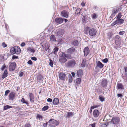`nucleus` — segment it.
<instances>
[{
    "label": "nucleus",
    "instance_id": "nucleus-7",
    "mask_svg": "<svg viewBox=\"0 0 127 127\" xmlns=\"http://www.w3.org/2000/svg\"><path fill=\"white\" fill-rule=\"evenodd\" d=\"M124 22L123 19H118L115 21L112 24L113 26L114 25L116 24H121L123 23Z\"/></svg>",
    "mask_w": 127,
    "mask_h": 127
},
{
    "label": "nucleus",
    "instance_id": "nucleus-33",
    "mask_svg": "<svg viewBox=\"0 0 127 127\" xmlns=\"http://www.w3.org/2000/svg\"><path fill=\"white\" fill-rule=\"evenodd\" d=\"M4 110H6L8 109L12 108V107L11 106H10L8 105H7L3 107Z\"/></svg>",
    "mask_w": 127,
    "mask_h": 127
},
{
    "label": "nucleus",
    "instance_id": "nucleus-47",
    "mask_svg": "<svg viewBox=\"0 0 127 127\" xmlns=\"http://www.w3.org/2000/svg\"><path fill=\"white\" fill-rule=\"evenodd\" d=\"M99 98L100 100L102 102L103 101L104 99V98L102 97L99 96Z\"/></svg>",
    "mask_w": 127,
    "mask_h": 127
},
{
    "label": "nucleus",
    "instance_id": "nucleus-64",
    "mask_svg": "<svg viewBox=\"0 0 127 127\" xmlns=\"http://www.w3.org/2000/svg\"><path fill=\"white\" fill-rule=\"evenodd\" d=\"M81 5L82 6H84L85 5V3H84L82 2L81 3Z\"/></svg>",
    "mask_w": 127,
    "mask_h": 127
},
{
    "label": "nucleus",
    "instance_id": "nucleus-48",
    "mask_svg": "<svg viewBox=\"0 0 127 127\" xmlns=\"http://www.w3.org/2000/svg\"><path fill=\"white\" fill-rule=\"evenodd\" d=\"M10 91L9 90H7L5 91V96H7L8 94L9 93Z\"/></svg>",
    "mask_w": 127,
    "mask_h": 127
},
{
    "label": "nucleus",
    "instance_id": "nucleus-19",
    "mask_svg": "<svg viewBox=\"0 0 127 127\" xmlns=\"http://www.w3.org/2000/svg\"><path fill=\"white\" fill-rule=\"evenodd\" d=\"M99 114V112L97 110H95L93 112V115L94 117H97Z\"/></svg>",
    "mask_w": 127,
    "mask_h": 127
},
{
    "label": "nucleus",
    "instance_id": "nucleus-44",
    "mask_svg": "<svg viewBox=\"0 0 127 127\" xmlns=\"http://www.w3.org/2000/svg\"><path fill=\"white\" fill-rule=\"evenodd\" d=\"M102 127H107V126L106 124L104 123H102L100 124Z\"/></svg>",
    "mask_w": 127,
    "mask_h": 127
},
{
    "label": "nucleus",
    "instance_id": "nucleus-39",
    "mask_svg": "<svg viewBox=\"0 0 127 127\" xmlns=\"http://www.w3.org/2000/svg\"><path fill=\"white\" fill-rule=\"evenodd\" d=\"M21 101L23 103H26L27 104H28V102H27L25 100L24 98H22V99Z\"/></svg>",
    "mask_w": 127,
    "mask_h": 127
},
{
    "label": "nucleus",
    "instance_id": "nucleus-11",
    "mask_svg": "<svg viewBox=\"0 0 127 127\" xmlns=\"http://www.w3.org/2000/svg\"><path fill=\"white\" fill-rule=\"evenodd\" d=\"M50 41L53 44L55 42H56L57 41L55 36L54 35H51L50 36Z\"/></svg>",
    "mask_w": 127,
    "mask_h": 127
},
{
    "label": "nucleus",
    "instance_id": "nucleus-1",
    "mask_svg": "<svg viewBox=\"0 0 127 127\" xmlns=\"http://www.w3.org/2000/svg\"><path fill=\"white\" fill-rule=\"evenodd\" d=\"M85 32L87 34H89L90 35L92 36H94L96 34L97 32L96 30L95 29L92 28L88 27H86L85 30Z\"/></svg>",
    "mask_w": 127,
    "mask_h": 127
},
{
    "label": "nucleus",
    "instance_id": "nucleus-30",
    "mask_svg": "<svg viewBox=\"0 0 127 127\" xmlns=\"http://www.w3.org/2000/svg\"><path fill=\"white\" fill-rule=\"evenodd\" d=\"M67 74L69 78V81L70 83L72 81V77L70 74Z\"/></svg>",
    "mask_w": 127,
    "mask_h": 127
},
{
    "label": "nucleus",
    "instance_id": "nucleus-34",
    "mask_svg": "<svg viewBox=\"0 0 127 127\" xmlns=\"http://www.w3.org/2000/svg\"><path fill=\"white\" fill-rule=\"evenodd\" d=\"M117 87L118 89H122L123 88V86L122 84L120 83L118 84Z\"/></svg>",
    "mask_w": 127,
    "mask_h": 127
},
{
    "label": "nucleus",
    "instance_id": "nucleus-3",
    "mask_svg": "<svg viewBox=\"0 0 127 127\" xmlns=\"http://www.w3.org/2000/svg\"><path fill=\"white\" fill-rule=\"evenodd\" d=\"M120 119L117 117H114L112 119L111 121V123L116 125L119 123Z\"/></svg>",
    "mask_w": 127,
    "mask_h": 127
},
{
    "label": "nucleus",
    "instance_id": "nucleus-53",
    "mask_svg": "<svg viewBox=\"0 0 127 127\" xmlns=\"http://www.w3.org/2000/svg\"><path fill=\"white\" fill-rule=\"evenodd\" d=\"M47 101L49 102H51L52 101V99L51 98H48L47 99Z\"/></svg>",
    "mask_w": 127,
    "mask_h": 127
},
{
    "label": "nucleus",
    "instance_id": "nucleus-40",
    "mask_svg": "<svg viewBox=\"0 0 127 127\" xmlns=\"http://www.w3.org/2000/svg\"><path fill=\"white\" fill-rule=\"evenodd\" d=\"M23 127H31V126L30 124H26L23 126Z\"/></svg>",
    "mask_w": 127,
    "mask_h": 127
},
{
    "label": "nucleus",
    "instance_id": "nucleus-12",
    "mask_svg": "<svg viewBox=\"0 0 127 127\" xmlns=\"http://www.w3.org/2000/svg\"><path fill=\"white\" fill-rule=\"evenodd\" d=\"M64 56H63V54L61 55V57L59 59V61L61 63H65L67 61L66 59L64 57Z\"/></svg>",
    "mask_w": 127,
    "mask_h": 127
},
{
    "label": "nucleus",
    "instance_id": "nucleus-55",
    "mask_svg": "<svg viewBox=\"0 0 127 127\" xmlns=\"http://www.w3.org/2000/svg\"><path fill=\"white\" fill-rule=\"evenodd\" d=\"M125 33L124 31L120 32H119V34L120 35H123Z\"/></svg>",
    "mask_w": 127,
    "mask_h": 127
},
{
    "label": "nucleus",
    "instance_id": "nucleus-52",
    "mask_svg": "<svg viewBox=\"0 0 127 127\" xmlns=\"http://www.w3.org/2000/svg\"><path fill=\"white\" fill-rule=\"evenodd\" d=\"M24 74V73L23 72H20L19 73V75L20 77H22V76H23Z\"/></svg>",
    "mask_w": 127,
    "mask_h": 127
},
{
    "label": "nucleus",
    "instance_id": "nucleus-31",
    "mask_svg": "<svg viewBox=\"0 0 127 127\" xmlns=\"http://www.w3.org/2000/svg\"><path fill=\"white\" fill-rule=\"evenodd\" d=\"M59 48H58L56 47L53 50V53L55 54H56L57 53H56L58 50Z\"/></svg>",
    "mask_w": 127,
    "mask_h": 127
},
{
    "label": "nucleus",
    "instance_id": "nucleus-5",
    "mask_svg": "<svg viewBox=\"0 0 127 127\" xmlns=\"http://www.w3.org/2000/svg\"><path fill=\"white\" fill-rule=\"evenodd\" d=\"M16 64L15 62L11 63L9 66V70L10 71H12L15 69Z\"/></svg>",
    "mask_w": 127,
    "mask_h": 127
},
{
    "label": "nucleus",
    "instance_id": "nucleus-8",
    "mask_svg": "<svg viewBox=\"0 0 127 127\" xmlns=\"http://www.w3.org/2000/svg\"><path fill=\"white\" fill-rule=\"evenodd\" d=\"M108 81L106 79H103L101 82V86L104 88H106L107 86Z\"/></svg>",
    "mask_w": 127,
    "mask_h": 127
},
{
    "label": "nucleus",
    "instance_id": "nucleus-32",
    "mask_svg": "<svg viewBox=\"0 0 127 127\" xmlns=\"http://www.w3.org/2000/svg\"><path fill=\"white\" fill-rule=\"evenodd\" d=\"M43 77L41 75H38L37 76V79L38 81H40L42 79Z\"/></svg>",
    "mask_w": 127,
    "mask_h": 127
},
{
    "label": "nucleus",
    "instance_id": "nucleus-46",
    "mask_svg": "<svg viewBox=\"0 0 127 127\" xmlns=\"http://www.w3.org/2000/svg\"><path fill=\"white\" fill-rule=\"evenodd\" d=\"M102 61L103 63H107L108 61V59L107 58H106L103 60Z\"/></svg>",
    "mask_w": 127,
    "mask_h": 127
},
{
    "label": "nucleus",
    "instance_id": "nucleus-25",
    "mask_svg": "<svg viewBox=\"0 0 127 127\" xmlns=\"http://www.w3.org/2000/svg\"><path fill=\"white\" fill-rule=\"evenodd\" d=\"M7 70H5L4 71V72L2 75V78H3L4 79L7 76Z\"/></svg>",
    "mask_w": 127,
    "mask_h": 127
},
{
    "label": "nucleus",
    "instance_id": "nucleus-2",
    "mask_svg": "<svg viewBox=\"0 0 127 127\" xmlns=\"http://www.w3.org/2000/svg\"><path fill=\"white\" fill-rule=\"evenodd\" d=\"M76 64V62L74 60H71L68 62L66 64V66L70 67H74Z\"/></svg>",
    "mask_w": 127,
    "mask_h": 127
},
{
    "label": "nucleus",
    "instance_id": "nucleus-24",
    "mask_svg": "<svg viewBox=\"0 0 127 127\" xmlns=\"http://www.w3.org/2000/svg\"><path fill=\"white\" fill-rule=\"evenodd\" d=\"M86 59H84L83 60L82 64H81V66L82 67H84L85 66L86 64Z\"/></svg>",
    "mask_w": 127,
    "mask_h": 127
},
{
    "label": "nucleus",
    "instance_id": "nucleus-56",
    "mask_svg": "<svg viewBox=\"0 0 127 127\" xmlns=\"http://www.w3.org/2000/svg\"><path fill=\"white\" fill-rule=\"evenodd\" d=\"M117 10H116L115 9V10L114 11H113L112 12V14H116L117 13Z\"/></svg>",
    "mask_w": 127,
    "mask_h": 127
},
{
    "label": "nucleus",
    "instance_id": "nucleus-35",
    "mask_svg": "<svg viewBox=\"0 0 127 127\" xmlns=\"http://www.w3.org/2000/svg\"><path fill=\"white\" fill-rule=\"evenodd\" d=\"M48 108L49 106H45L42 108V110L43 111H45L48 109Z\"/></svg>",
    "mask_w": 127,
    "mask_h": 127
},
{
    "label": "nucleus",
    "instance_id": "nucleus-62",
    "mask_svg": "<svg viewBox=\"0 0 127 127\" xmlns=\"http://www.w3.org/2000/svg\"><path fill=\"white\" fill-rule=\"evenodd\" d=\"M122 95L121 94H118L117 96L118 97H120L122 96Z\"/></svg>",
    "mask_w": 127,
    "mask_h": 127
},
{
    "label": "nucleus",
    "instance_id": "nucleus-43",
    "mask_svg": "<svg viewBox=\"0 0 127 127\" xmlns=\"http://www.w3.org/2000/svg\"><path fill=\"white\" fill-rule=\"evenodd\" d=\"M37 117L39 119V120H42V116L40 115H37Z\"/></svg>",
    "mask_w": 127,
    "mask_h": 127
},
{
    "label": "nucleus",
    "instance_id": "nucleus-63",
    "mask_svg": "<svg viewBox=\"0 0 127 127\" xmlns=\"http://www.w3.org/2000/svg\"><path fill=\"white\" fill-rule=\"evenodd\" d=\"M95 108H96V107H95V106H91V109H92H92Z\"/></svg>",
    "mask_w": 127,
    "mask_h": 127
},
{
    "label": "nucleus",
    "instance_id": "nucleus-14",
    "mask_svg": "<svg viewBox=\"0 0 127 127\" xmlns=\"http://www.w3.org/2000/svg\"><path fill=\"white\" fill-rule=\"evenodd\" d=\"M9 99L13 100L15 97V94L13 92H11L9 95Z\"/></svg>",
    "mask_w": 127,
    "mask_h": 127
},
{
    "label": "nucleus",
    "instance_id": "nucleus-6",
    "mask_svg": "<svg viewBox=\"0 0 127 127\" xmlns=\"http://www.w3.org/2000/svg\"><path fill=\"white\" fill-rule=\"evenodd\" d=\"M69 13L67 11L64 10L62 11L61 13V15L64 17L67 18L68 17V14Z\"/></svg>",
    "mask_w": 127,
    "mask_h": 127
},
{
    "label": "nucleus",
    "instance_id": "nucleus-59",
    "mask_svg": "<svg viewBox=\"0 0 127 127\" xmlns=\"http://www.w3.org/2000/svg\"><path fill=\"white\" fill-rule=\"evenodd\" d=\"M120 37L118 35H116L115 37V39H119L120 38Z\"/></svg>",
    "mask_w": 127,
    "mask_h": 127
},
{
    "label": "nucleus",
    "instance_id": "nucleus-29",
    "mask_svg": "<svg viewBox=\"0 0 127 127\" xmlns=\"http://www.w3.org/2000/svg\"><path fill=\"white\" fill-rule=\"evenodd\" d=\"M81 11V9H80L79 8H78L76 10L75 12V14H77V15L79 14H80V13Z\"/></svg>",
    "mask_w": 127,
    "mask_h": 127
},
{
    "label": "nucleus",
    "instance_id": "nucleus-4",
    "mask_svg": "<svg viewBox=\"0 0 127 127\" xmlns=\"http://www.w3.org/2000/svg\"><path fill=\"white\" fill-rule=\"evenodd\" d=\"M66 76H67V74H66L63 73H61L59 74L60 79L63 80H67V77Z\"/></svg>",
    "mask_w": 127,
    "mask_h": 127
},
{
    "label": "nucleus",
    "instance_id": "nucleus-16",
    "mask_svg": "<svg viewBox=\"0 0 127 127\" xmlns=\"http://www.w3.org/2000/svg\"><path fill=\"white\" fill-rule=\"evenodd\" d=\"M56 22L58 24H61L63 21V19L61 18H56L55 19Z\"/></svg>",
    "mask_w": 127,
    "mask_h": 127
},
{
    "label": "nucleus",
    "instance_id": "nucleus-17",
    "mask_svg": "<svg viewBox=\"0 0 127 127\" xmlns=\"http://www.w3.org/2000/svg\"><path fill=\"white\" fill-rule=\"evenodd\" d=\"M29 95L30 99V101L32 102V103L33 102H34V97L33 94L32 93H29Z\"/></svg>",
    "mask_w": 127,
    "mask_h": 127
},
{
    "label": "nucleus",
    "instance_id": "nucleus-15",
    "mask_svg": "<svg viewBox=\"0 0 127 127\" xmlns=\"http://www.w3.org/2000/svg\"><path fill=\"white\" fill-rule=\"evenodd\" d=\"M14 48L15 51H16L15 54H19L21 51L20 47L18 46H14Z\"/></svg>",
    "mask_w": 127,
    "mask_h": 127
},
{
    "label": "nucleus",
    "instance_id": "nucleus-9",
    "mask_svg": "<svg viewBox=\"0 0 127 127\" xmlns=\"http://www.w3.org/2000/svg\"><path fill=\"white\" fill-rule=\"evenodd\" d=\"M49 122L50 123L53 124L56 126H58L59 124V122L54 119H51L49 120Z\"/></svg>",
    "mask_w": 127,
    "mask_h": 127
},
{
    "label": "nucleus",
    "instance_id": "nucleus-41",
    "mask_svg": "<svg viewBox=\"0 0 127 127\" xmlns=\"http://www.w3.org/2000/svg\"><path fill=\"white\" fill-rule=\"evenodd\" d=\"M81 81L80 78H78L76 79V82L78 84L80 83Z\"/></svg>",
    "mask_w": 127,
    "mask_h": 127
},
{
    "label": "nucleus",
    "instance_id": "nucleus-13",
    "mask_svg": "<svg viewBox=\"0 0 127 127\" xmlns=\"http://www.w3.org/2000/svg\"><path fill=\"white\" fill-rule=\"evenodd\" d=\"M64 30L63 29L60 30L58 32L57 34V35L59 37H62L64 34Z\"/></svg>",
    "mask_w": 127,
    "mask_h": 127
},
{
    "label": "nucleus",
    "instance_id": "nucleus-26",
    "mask_svg": "<svg viewBox=\"0 0 127 127\" xmlns=\"http://www.w3.org/2000/svg\"><path fill=\"white\" fill-rule=\"evenodd\" d=\"M61 53L63 54V56H64V57H66L67 58L69 59H71L72 58V57L71 56L67 54H64V53L62 52L61 53Z\"/></svg>",
    "mask_w": 127,
    "mask_h": 127
},
{
    "label": "nucleus",
    "instance_id": "nucleus-60",
    "mask_svg": "<svg viewBox=\"0 0 127 127\" xmlns=\"http://www.w3.org/2000/svg\"><path fill=\"white\" fill-rule=\"evenodd\" d=\"M95 123H94L93 124H91L90 126L91 125L92 127H95Z\"/></svg>",
    "mask_w": 127,
    "mask_h": 127
},
{
    "label": "nucleus",
    "instance_id": "nucleus-50",
    "mask_svg": "<svg viewBox=\"0 0 127 127\" xmlns=\"http://www.w3.org/2000/svg\"><path fill=\"white\" fill-rule=\"evenodd\" d=\"M31 59L32 60L34 61H36L37 60V59L35 57H32L31 58Z\"/></svg>",
    "mask_w": 127,
    "mask_h": 127
},
{
    "label": "nucleus",
    "instance_id": "nucleus-36",
    "mask_svg": "<svg viewBox=\"0 0 127 127\" xmlns=\"http://www.w3.org/2000/svg\"><path fill=\"white\" fill-rule=\"evenodd\" d=\"M28 51L33 53H34L35 51L33 49V48H31L30 47H29L28 48Z\"/></svg>",
    "mask_w": 127,
    "mask_h": 127
},
{
    "label": "nucleus",
    "instance_id": "nucleus-45",
    "mask_svg": "<svg viewBox=\"0 0 127 127\" xmlns=\"http://www.w3.org/2000/svg\"><path fill=\"white\" fill-rule=\"evenodd\" d=\"M97 17V15L95 14H94L92 16V18L93 19H96Z\"/></svg>",
    "mask_w": 127,
    "mask_h": 127
},
{
    "label": "nucleus",
    "instance_id": "nucleus-27",
    "mask_svg": "<svg viewBox=\"0 0 127 127\" xmlns=\"http://www.w3.org/2000/svg\"><path fill=\"white\" fill-rule=\"evenodd\" d=\"M14 47L11 48L10 50V53L11 54L13 55L15 54L16 51H15Z\"/></svg>",
    "mask_w": 127,
    "mask_h": 127
},
{
    "label": "nucleus",
    "instance_id": "nucleus-54",
    "mask_svg": "<svg viewBox=\"0 0 127 127\" xmlns=\"http://www.w3.org/2000/svg\"><path fill=\"white\" fill-rule=\"evenodd\" d=\"M2 45L3 47H5L7 46V45L4 42H3L2 44Z\"/></svg>",
    "mask_w": 127,
    "mask_h": 127
},
{
    "label": "nucleus",
    "instance_id": "nucleus-23",
    "mask_svg": "<svg viewBox=\"0 0 127 127\" xmlns=\"http://www.w3.org/2000/svg\"><path fill=\"white\" fill-rule=\"evenodd\" d=\"M97 66L98 67L100 68H102L103 67L104 65L100 61H98L97 64Z\"/></svg>",
    "mask_w": 127,
    "mask_h": 127
},
{
    "label": "nucleus",
    "instance_id": "nucleus-49",
    "mask_svg": "<svg viewBox=\"0 0 127 127\" xmlns=\"http://www.w3.org/2000/svg\"><path fill=\"white\" fill-rule=\"evenodd\" d=\"M27 63L30 65H32V62L31 60L27 62Z\"/></svg>",
    "mask_w": 127,
    "mask_h": 127
},
{
    "label": "nucleus",
    "instance_id": "nucleus-61",
    "mask_svg": "<svg viewBox=\"0 0 127 127\" xmlns=\"http://www.w3.org/2000/svg\"><path fill=\"white\" fill-rule=\"evenodd\" d=\"M6 66L5 65H3L1 67V70H3L5 68Z\"/></svg>",
    "mask_w": 127,
    "mask_h": 127
},
{
    "label": "nucleus",
    "instance_id": "nucleus-58",
    "mask_svg": "<svg viewBox=\"0 0 127 127\" xmlns=\"http://www.w3.org/2000/svg\"><path fill=\"white\" fill-rule=\"evenodd\" d=\"M47 124L46 123H45L43 124V126L44 127H46L47 126Z\"/></svg>",
    "mask_w": 127,
    "mask_h": 127
},
{
    "label": "nucleus",
    "instance_id": "nucleus-38",
    "mask_svg": "<svg viewBox=\"0 0 127 127\" xmlns=\"http://www.w3.org/2000/svg\"><path fill=\"white\" fill-rule=\"evenodd\" d=\"M49 64L51 67H53V62L51 59H49Z\"/></svg>",
    "mask_w": 127,
    "mask_h": 127
},
{
    "label": "nucleus",
    "instance_id": "nucleus-21",
    "mask_svg": "<svg viewBox=\"0 0 127 127\" xmlns=\"http://www.w3.org/2000/svg\"><path fill=\"white\" fill-rule=\"evenodd\" d=\"M76 50L73 47H72L68 49L67 50V52L69 53L72 54L73 52H75Z\"/></svg>",
    "mask_w": 127,
    "mask_h": 127
},
{
    "label": "nucleus",
    "instance_id": "nucleus-42",
    "mask_svg": "<svg viewBox=\"0 0 127 127\" xmlns=\"http://www.w3.org/2000/svg\"><path fill=\"white\" fill-rule=\"evenodd\" d=\"M122 16V15H121V13H119L117 17V20L119 19H120L121 16Z\"/></svg>",
    "mask_w": 127,
    "mask_h": 127
},
{
    "label": "nucleus",
    "instance_id": "nucleus-51",
    "mask_svg": "<svg viewBox=\"0 0 127 127\" xmlns=\"http://www.w3.org/2000/svg\"><path fill=\"white\" fill-rule=\"evenodd\" d=\"M18 57L17 56H15V55L12 56V59H15L18 58Z\"/></svg>",
    "mask_w": 127,
    "mask_h": 127
},
{
    "label": "nucleus",
    "instance_id": "nucleus-28",
    "mask_svg": "<svg viewBox=\"0 0 127 127\" xmlns=\"http://www.w3.org/2000/svg\"><path fill=\"white\" fill-rule=\"evenodd\" d=\"M72 43L73 45L74 46H77L79 44L77 40H75L73 41Z\"/></svg>",
    "mask_w": 127,
    "mask_h": 127
},
{
    "label": "nucleus",
    "instance_id": "nucleus-22",
    "mask_svg": "<svg viewBox=\"0 0 127 127\" xmlns=\"http://www.w3.org/2000/svg\"><path fill=\"white\" fill-rule=\"evenodd\" d=\"M77 75L79 77H81L83 75V71L82 69H79L77 71Z\"/></svg>",
    "mask_w": 127,
    "mask_h": 127
},
{
    "label": "nucleus",
    "instance_id": "nucleus-20",
    "mask_svg": "<svg viewBox=\"0 0 127 127\" xmlns=\"http://www.w3.org/2000/svg\"><path fill=\"white\" fill-rule=\"evenodd\" d=\"M74 113L73 112H69L67 113L66 116L69 118L74 115Z\"/></svg>",
    "mask_w": 127,
    "mask_h": 127
},
{
    "label": "nucleus",
    "instance_id": "nucleus-37",
    "mask_svg": "<svg viewBox=\"0 0 127 127\" xmlns=\"http://www.w3.org/2000/svg\"><path fill=\"white\" fill-rule=\"evenodd\" d=\"M122 75L123 78L127 80V73L123 74Z\"/></svg>",
    "mask_w": 127,
    "mask_h": 127
},
{
    "label": "nucleus",
    "instance_id": "nucleus-18",
    "mask_svg": "<svg viewBox=\"0 0 127 127\" xmlns=\"http://www.w3.org/2000/svg\"><path fill=\"white\" fill-rule=\"evenodd\" d=\"M53 104L55 105L58 104L59 103V100L57 98H55L53 99Z\"/></svg>",
    "mask_w": 127,
    "mask_h": 127
},
{
    "label": "nucleus",
    "instance_id": "nucleus-10",
    "mask_svg": "<svg viewBox=\"0 0 127 127\" xmlns=\"http://www.w3.org/2000/svg\"><path fill=\"white\" fill-rule=\"evenodd\" d=\"M84 55L85 56H86L90 53V50L88 47H85L84 49Z\"/></svg>",
    "mask_w": 127,
    "mask_h": 127
},
{
    "label": "nucleus",
    "instance_id": "nucleus-57",
    "mask_svg": "<svg viewBox=\"0 0 127 127\" xmlns=\"http://www.w3.org/2000/svg\"><path fill=\"white\" fill-rule=\"evenodd\" d=\"M25 43L24 42L22 43L21 45V46L22 47L24 46H25Z\"/></svg>",
    "mask_w": 127,
    "mask_h": 127
}]
</instances>
